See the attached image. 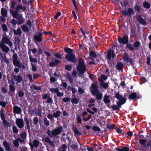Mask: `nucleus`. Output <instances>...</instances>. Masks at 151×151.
I'll return each instance as SVG.
<instances>
[{
  "mask_svg": "<svg viewBox=\"0 0 151 151\" xmlns=\"http://www.w3.org/2000/svg\"><path fill=\"white\" fill-rule=\"evenodd\" d=\"M63 129V127L60 126L57 128H55L52 130L50 129L47 130V133L48 137H47L45 138L44 141L45 142L48 143L52 146H54V142L52 141L50 137L58 139V135L62 132Z\"/></svg>",
  "mask_w": 151,
  "mask_h": 151,
  "instance_id": "obj_1",
  "label": "nucleus"
},
{
  "mask_svg": "<svg viewBox=\"0 0 151 151\" xmlns=\"http://www.w3.org/2000/svg\"><path fill=\"white\" fill-rule=\"evenodd\" d=\"M98 82L93 83L91 85V89H90L91 93L93 96L96 95V98L98 100H100L102 98V94L99 93V91L98 89Z\"/></svg>",
  "mask_w": 151,
  "mask_h": 151,
  "instance_id": "obj_2",
  "label": "nucleus"
},
{
  "mask_svg": "<svg viewBox=\"0 0 151 151\" xmlns=\"http://www.w3.org/2000/svg\"><path fill=\"white\" fill-rule=\"evenodd\" d=\"M76 69L79 74L82 75H83L86 70V65L81 58H79L78 64L77 66Z\"/></svg>",
  "mask_w": 151,
  "mask_h": 151,
  "instance_id": "obj_3",
  "label": "nucleus"
},
{
  "mask_svg": "<svg viewBox=\"0 0 151 151\" xmlns=\"http://www.w3.org/2000/svg\"><path fill=\"white\" fill-rule=\"evenodd\" d=\"M65 58L68 61L76 63V59L75 55L73 53L71 54H66Z\"/></svg>",
  "mask_w": 151,
  "mask_h": 151,
  "instance_id": "obj_4",
  "label": "nucleus"
},
{
  "mask_svg": "<svg viewBox=\"0 0 151 151\" xmlns=\"http://www.w3.org/2000/svg\"><path fill=\"white\" fill-rule=\"evenodd\" d=\"M121 13L124 16L131 17L132 14L134 13V11L133 8H129L127 10H123Z\"/></svg>",
  "mask_w": 151,
  "mask_h": 151,
  "instance_id": "obj_5",
  "label": "nucleus"
},
{
  "mask_svg": "<svg viewBox=\"0 0 151 151\" xmlns=\"http://www.w3.org/2000/svg\"><path fill=\"white\" fill-rule=\"evenodd\" d=\"M22 8V6L21 5H18L16 7V10L10 9V13L12 14V16H14L15 17L17 15H19L18 12Z\"/></svg>",
  "mask_w": 151,
  "mask_h": 151,
  "instance_id": "obj_6",
  "label": "nucleus"
},
{
  "mask_svg": "<svg viewBox=\"0 0 151 151\" xmlns=\"http://www.w3.org/2000/svg\"><path fill=\"white\" fill-rule=\"evenodd\" d=\"M13 63L14 66H16L18 68H20L21 67L19 60H18V57L17 53H14L13 56Z\"/></svg>",
  "mask_w": 151,
  "mask_h": 151,
  "instance_id": "obj_7",
  "label": "nucleus"
},
{
  "mask_svg": "<svg viewBox=\"0 0 151 151\" xmlns=\"http://www.w3.org/2000/svg\"><path fill=\"white\" fill-rule=\"evenodd\" d=\"M118 40L119 43L123 44H127L129 42V38L127 35H124L123 38L120 36L118 37Z\"/></svg>",
  "mask_w": 151,
  "mask_h": 151,
  "instance_id": "obj_8",
  "label": "nucleus"
},
{
  "mask_svg": "<svg viewBox=\"0 0 151 151\" xmlns=\"http://www.w3.org/2000/svg\"><path fill=\"white\" fill-rule=\"evenodd\" d=\"M1 42L2 44H7L10 47H12V43L7 37L3 36L2 40H1Z\"/></svg>",
  "mask_w": 151,
  "mask_h": 151,
  "instance_id": "obj_9",
  "label": "nucleus"
},
{
  "mask_svg": "<svg viewBox=\"0 0 151 151\" xmlns=\"http://www.w3.org/2000/svg\"><path fill=\"white\" fill-rule=\"evenodd\" d=\"M37 35H35L33 37V39L34 41H36L38 42L42 41V33L38 32Z\"/></svg>",
  "mask_w": 151,
  "mask_h": 151,
  "instance_id": "obj_10",
  "label": "nucleus"
},
{
  "mask_svg": "<svg viewBox=\"0 0 151 151\" xmlns=\"http://www.w3.org/2000/svg\"><path fill=\"white\" fill-rule=\"evenodd\" d=\"M140 97L139 95H137L136 92H132L129 95L128 98L130 100H134L135 99H139Z\"/></svg>",
  "mask_w": 151,
  "mask_h": 151,
  "instance_id": "obj_11",
  "label": "nucleus"
},
{
  "mask_svg": "<svg viewBox=\"0 0 151 151\" xmlns=\"http://www.w3.org/2000/svg\"><path fill=\"white\" fill-rule=\"evenodd\" d=\"M110 96L108 95L105 94L104 95L103 98V101L105 104L109 108L110 107V105L109 103L110 102Z\"/></svg>",
  "mask_w": 151,
  "mask_h": 151,
  "instance_id": "obj_12",
  "label": "nucleus"
},
{
  "mask_svg": "<svg viewBox=\"0 0 151 151\" xmlns=\"http://www.w3.org/2000/svg\"><path fill=\"white\" fill-rule=\"evenodd\" d=\"M12 17L14 18L17 19V24L19 25L23 24L24 22V20L22 14L17 15L15 17L14 16H12Z\"/></svg>",
  "mask_w": 151,
  "mask_h": 151,
  "instance_id": "obj_13",
  "label": "nucleus"
},
{
  "mask_svg": "<svg viewBox=\"0 0 151 151\" xmlns=\"http://www.w3.org/2000/svg\"><path fill=\"white\" fill-rule=\"evenodd\" d=\"M16 123L17 127L20 128H22L24 126V122L23 120L20 118L16 119Z\"/></svg>",
  "mask_w": 151,
  "mask_h": 151,
  "instance_id": "obj_14",
  "label": "nucleus"
},
{
  "mask_svg": "<svg viewBox=\"0 0 151 151\" xmlns=\"http://www.w3.org/2000/svg\"><path fill=\"white\" fill-rule=\"evenodd\" d=\"M115 56V55L113 50H109L107 51V58L109 60L111 59V58L114 59Z\"/></svg>",
  "mask_w": 151,
  "mask_h": 151,
  "instance_id": "obj_15",
  "label": "nucleus"
},
{
  "mask_svg": "<svg viewBox=\"0 0 151 151\" xmlns=\"http://www.w3.org/2000/svg\"><path fill=\"white\" fill-rule=\"evenodd\" d=\"M137 21L141 24L145 25L147 24L146 21L140 15H138L136 17Z\"/></svg>",
  "mask_w": 151,
  "mask_h": 151,
  "instance_id": "obj_16",
  "label": "nucleus"
},
{
  "mask_svg": "<svg viewBox=\"0 0 151 151\" xmlns=\"http://www.w3.org/2000/svg\"><path fill=\"white\" fill-rule=\"evenodd\" d=\"M13 77L17 81V84H18L22 80V77L20 75H13Z\"/></svg>",
  "mask_w": 151,
  "mask_h": 151,
  "instance_id": "obj_17",
  "label": "nucleus"
},
{
  "mask_svg": "<svg viewBox=\"0 0 151 151\" xmlns=\"http://www.w3.org/2000/svg\"><path fill=\"white\" fill-rule=\"evenodd\" d=\"M4 146L6 148V151H11V149L9 143L6 140L3 141V143Z\"/></svg>",
  "mask_w": 151,
  "mask_h": 151,
  "instance_id": "obj_18",
  "label": "nucleus"
},
{
  "mask_svg": "<svg viewBox=\"0 0 151 151\" xmlns=\"http://www.w3.org/2000/svg\"><path fill=\"white\" fill-rule=\"evenodd\" d=\"M0 47L1 48L2 50L4 52L8 53L9 51V48L5 44H2L0 46Z\"/></svg>",
  "mask_w": 151,
  "mask_h": 151,
  "instance_id": "obj_19",
  "label": "nucleus"
},
{
  "mask_svg": "<svg viewBox=\"0 0 151 151\" xmlns=\"http://www.w3.org/2000/svg\"><path fill=\"white\" fill-rule=\"evenodd\" d=\"M89 55L91 57V58L89 59L92 61L95 60L93 58H96L97 56L96 52L93 50H91L89 52Z\"/></svg>",
  "mask_w": 151,
  "mask_h": 151,
  "instance_id": "obj_20",
  "label": "nucleus"
},
{
  "mask_svg": "<svg viewBox=\"0 0 151 151\" xmlns=\"http://www.w3.org/2000/svg\"><path fill=\"white\" fill-rule=\"evenodd\" d=\"M13 110L14 112L15 113L18 114H20L22 111V110L21 108L17 106H14Z\"/></svg>",
  "mask_w": 151,
  "mask_h": 151,
  "instance_id": "obj_21",
  "label": "nucleus"
},
{
  "mask_svg": "<svg viewBox=\"0 0 151 151\" xmlns=\"http://www.w3.org/2000/svg\"><path fill=\"white\" fill-rule=\"evenodd\" d=\"M24 121L25 122L26 126L28 131L30 130V125L29 120L27 116H25L24 118Z\"/></svg>",
  "mask_w": 151,
  "mask_h": 151,
  "instance_id": "obj_22",
  "label": "nucleus"
},
{
  "mask_svg": "<svg viewBox=\"0 0 151 151\" xmlns=\"http://www.w3.org/2000/svg\"><path fill=\"white\" fill-rule=\"evenodd\" d=\"M123 63L121 62H117L116 66L117 69L119 70H123Z\"/></svg>",
  "mask_w": 151,
  "mask_h": 151,
  "instance_id": "obj_23",
  "label": "nucleus"
},
{
  "mask_svg": "<svg viewBox=\"0 0 151 151\" xmlns=\"http://www.w3.org/2000/svg\"><path fill=\"white\" fill-rule=\"evenodd\" d=\"M99 81L101 82L100 85L101 86L105 89H107L108 88L109 86L106 83H105L100 78H99Z\"/></svg>",
  "mask_w": 151,
  "mask_h": 151,
  "instance_id": "obj_24",
  "label": "nucleus"
},
{
  "mask_svg": "<svg viewBox=\"0 0 151 151\" xmlns=\"http://www.w3.org/2000/svg\"><path fill=\"white\" fill-rule=\"evenodd\" d=\"M115 150H117V151H129V149L128 147H124L121 149L118 147H116Z\"/></svg>",
  "mask_w": 151,
  "mask_h": 151,
  "instance_id": "obj_25",
  "label": "nucleus"
},
{
  "mask_svg": "<svg viewBox=\"0 0 151 151\" xmlns=\"http://www.w3.org/2000/svg\"><path fill=\"white\" fill-rule=\"evenodd\" d=\"M13 32L15 35H20L22 33V31L19 27L17 29V31L15 29H14L13 30Z\"/></svg>",
  "mask_w": 151,
  "mask_h": 151,
  "instance_id": "obj_26",
  "label": "nucleus"
},
{
  "mask_svg": "<svg viewBox=\"0 0 151 151\" xmlns=\"http://www.w3.org/2000/svg\"><path fill=\"white\" fill-rule=\"evenodd\" d=\"M64 50L67 54H71L73 53V50L68 47H65L64 49Z\"/></svg>",
  "mask_w": 151,
  "mask_h": 151,
  "instance_id": "obj_27",
  "label": "nucleus"
},
{
  "mask_svg": "<svg viewBox=\"0 0 151 151\" xmlns=\"http://www.w3.org/2000/svg\"><path fill=\"white\" fill-rule=\"evenodd\" d=\"M1 13L2 15L4 17H6L7 14V11L6 9L4 8H2L1 9Z\"/></svg>",
  "mask_w": 151,
  "mask_h": 151,
  "instance_id": "obj_28",
  "label": "nucleus"
},
{
  "mask_svg": "<svg viewBox=\"0 0 151 151\" xmlns=\"http://www.w3.org/2000/svg\"><path fill=\"white\" fill-rule=\"evenodd\" d=\"M22 29L24 32H27L29 31V28L26 24H23L22 26Z\"/></svg>",
  "mask_w": 151,
  "mask_h": 151,
  "instance_id": "obj_29",
  "label": "nucleus"
},
{
  "mask_svg": "<svg viewBox=\"0 0 151 151\" xmlns=\"http://www.w3.org/2000/svg\"><path fill=\"white\" fill-rule=\"evenodd\" d=\"M139 144L142 145H143L145 147L146 145V143L147 142V140L146 139H141L139 141Z\"/></svg>",
  "mask_w": 151,
  "mask_h": 151,
  "instance_id": "obj_30",
  "label": "nucleus"
},
{
  "mask_svg": "<svg viewBox=\"0 0 151 151\" xmlns=\"http://www.w3.org/2000/svg\"><path fill=\"white\" fill-rule=\"evenodd\" d=\"M143 7L146 9H148L150 7V5L149 3L147 1H145L143 4Z\"/></svg>",
  "mask_w": 151,
  "mask_h": 151,
  "instance_id": "obj_31",
  "label": "nucleus"
},
{
  "mask_svg": "<svg viewBox=\"0 0 151 151\" xmlns=\"http://www.w3.org/2000/svg\"><path fill=\"white\" fill-rule=\"evenodd\" d=\"M61 148L62 149V150H61L60 148H58V151H67L65 150L67 148V146L65 144H63L61 146Z\"/></svg>",
  "mask_w": 151,
  "mask_h": 151,
  "instance_id": "obj_32",
  "label": "nucleus"
},
{
  "mask_svg": "<svg viewBox=\"0 0 151 151\" xmlns=\"http://www.w3.org/2000/svg\"><path fill=\"white\" fill-rule=\"evenodd\" d=\"M61 113V112L60 111H57L53 113V117L55 118H58L60 116Z\"/></svg>",
  "mask_w": 151,
  "mask_h": 151,
  "instance_id": "obj_33",
  "label": "nucleus"
},
{
  "mask_svg": "<svg viewBox=\"0 0 151 151\" xmlns=\"http://www.w3.org/2000/svg\"><path fill=\"white\" fill-rule=\"evenodd\" d=\"M39 141L37 140L34 139L33 141V145L35 148L37 147L39 145Z\"/></svg>",
  "mask_w": 151,
  "mask_h": 151,
  "instance_id": "obj_34",
  "label": "nucleus"
},
{
  "mask_svg": "<svg viewBox=\"0 0 151 151\" xmlns=\"http://www.w3.org/2000/svg\"><path fill=\"white\" fill-rule=\"evenodd\" d=\"M73 130L75 134L78 135H80L82 134L79 131L76 127L74 128Z\"/></svg>",
  "mask_w": 151,
  "mask_h": 151,
  "instance_id": "obj_35",
  "label": "nucleus"
},
{
  "mask_svg": "<svg viewBox=\"0 0 151 151\" xmlns=\"http://www.w3.org/2000/svg\"><path fill=\"white\" fill-rule=\"evenodd\" d=\"M67 78L68 80L71 83L73 82V80L70 75V74L69 73H67L66 74Z\"/></svg>",
  "mask_w": 151,
  "mask_h": 151,
  "instance_id": "obj_36",
  "label": "nucleus"
},
{
  "mask_svg": "<svg viewBox=\"0 0 151 151\" xmlns=\"http://www.w3.org/2000/svg\"><path fill=\"white\" fill-rule=\"evenodd\" d=\"M71 101L73 104H77L79 102V100L76 98H74L71 99Z\"/></svg>",
  "mask_w": 151,
  "mask_h": 151,
  "instance_id": "obj_37",
  "label": "nucleus"
},
{
  "mask_svg": "<svg viewBox=\"0 0 151 151\" xmlns=\"http://www.w3.org/2000/svg\"><path fill=\"white\" fill-rule=\"evenodd\" d=\"M9 90L12 92H14L15 91L16 88L14 85L12 84L10 85L9 86Z\"/></svg>",
  "mask_w": 151,
  "mask_h": 151,
  "instance_id": "obj_38",
  "label": "nucleus"
},
{
  "mask_svg": "<svg viewBox=\"0 0 151 151\" xmlns=\"http://www.w3.org/2000/svg\"><path fill=\"white\" fill-rule=\"evenodd\" d=\"M91 129L93 131H95L100 132L101 131L100 128L98 126H93Z\"/></svg>",
  "mask_w": 151,
  "mask_h": 151,
  "instance_id": "obj_39",
  "label": "nucleus"
},
{
  "mask_svg": "<svg viewBox=\"0 0 151 151\" xmlns=\"http://www.w3.org/2000/svg\"><path fill=\"white\" fill-rule=\"evenodd\" d=\"M140 42L138 41H137L133 44V47L135 48L139 47L140 45Z\"/></svg>",
  "mask_w": 151,
  "mask_h": 151,
  "instance_id": "obj_40",
  "label": "nucleus"
},
{
  "mask_svg": "<svg viewBox=\"0 0 151 151\" xmlns=\"http://www.w3.org/2000/svg\"><path fill=\"white\" fill-rule=\"evenodd\" d=\"M11 4L10 6V8H11L13 9L15 8V6L16 4V2L15 1H13L10 2Z\"/></svg>",
  "mask_w": 151,
  "mask_h": 151,
  "instance_id": "obj_41",
  "label": "nucleus"
},
{
  "mask_svg": "<svg viewBox=\"0 0 151 151\" xmlns=\"http://www.w3.org/2000/svg\"><path fill=\"white\" fill-rule=\"evenodd\" d=\"M72 68L71 65H66L65 66V69L66 70L70 71L71 70Z\"/></svg>",
  "mask_w": 151,
  "mask_h": 151,
  "instance_id": "obj_42",
  "label": "nucleus"
},
{
  "mask_svg": "<svg viewBox=\"0 0 151 151\" xmlns=\"http://www.w3.org/2000/svg\"><path fill=\"white\" fill-rule=\"evenodd\" d=\"M131 32L134 35L136 33V29L135 27H133L132 26H131L130 28Z\"/></svg>",
  "mask_w": 151,
  "mask_h": 151,
  "instance_id": "obj_43",
  "label": "nucleus"
},
{
  "mask_svg": "<svg viewBox=\"0 0 151 151\" xmlns=\"http://www.w3.org/2000/svg\"><path fill=\"white\" fill-rule=\"evenodd\" d=\"M115 97L118 99L120 100L123 97L118 93H116L115 94Z\"/></svg>",
  "mask_w": 151,
  "mask_h": 151,
  "instance_id": "obj_44",
  "label": "nucleus"
},
{
  "mask_svg": "<svg viewBox=\"0 0 151 151\" xmlns=\"http://www.w3.org/2000/svg\"><path fill=\"white\" fill-rule=\"evenodd\" d=\"M29 58L30 61L31 62L37 63V59L35 58H33L32 56H30L29 57Z\"/></svg>",
  "mask_w": 151,
  "mask_h": 151,
  "instance_id": "obj_45",
  "label": "nucleus"
},
{
  "mask_svg": "<svg viewBox=\"0 0 151 151\" xmlns=\"http://www.w3.org/2000/svg\"><path fill=\"white\" fill-rule=\"evenodd\" d=\"M3 31L4 32H7L8 31V28L7 26L4 24H2L1 25Z\"/></svg>",
  "mask_w": 151,
  "mask_h": 151,
  "instance_id": "obj_46",
  "label": "nucleus"
},
{
  "mask_svg": "<svg viewBox=\"0 0 151 151\" xmlns=\"http://www.w3.org/2000/svg\"><path fill=\"white\" fill-rule=\"evenodd\" d=\"M12 130L14 133L17 134L18 133V129L15 126H13Z\"/></svg>",
  "mask_w": 151,
  "mask_h": 151,
  "instance_id": "obj_47",
  "label": "nucleus"
},
{
  "mask_svg": "<svg viewBox=\"0 0 151 151\" xmlns=\"http://www.w3.org/2000/svg\"><path fill=\"white\" fill-rule=\"evenodd\" d=\"M18 139H15L13 142V144L16 147H18L19 146V144L18 141Z\"/></svg>",
  "mask_w": 151,
  "mask_h": 151,
  "instance_id": "obj_48",
  "label": "nucleus"
},
{
  "mask_svg": "<svg viewBox=\"0 0 151 151\" xmlns=\"http://www.w3.org/2000/svg\"><path fill=\"white\" fill-rule=\"evenodd\" d=\"M126 47L130 50H131L132 51H133L134 50V49L132 47V45L131 44H127L126 45Z\"/></svg>",
  "mask_w": 151,
  "mask_h": 151,
  "instance_id": "obj_49",
  "label": "nucleus"
},
{
  "mask_svg": "<svg viewBox=\"0 0 151 151\" xmlns=\"http://www.w3.org/2000/svg\"><path fill=\"white\" fill-rule=\"evenodd\" d=\"M134 9L135 11L137 12H140V8L139 6L136 5L134 6Z\"/></svg>",
  "mask_w": 151,
  "mask_h": 151,
  "instance_id": "obj_50",
  "label": "nucleus"
},
{
  "mask_svg": "<svg viewBox=\"0 0 151 151\" xmlns=\"http://www.w3.org/2000/svg\"><path fill=\"white\" fill-rule=\"evenodd\" d=\"M129 58L128 54L125 53L124 54L123 58V59L124 60H125L127 59H128V58Z\"/></svg>",
  "mask_w": 151,
  "mask_h": 151,
  "instance_id": "obj_51",
  "label": "nucleus"
},
{
  "mask_svg": "<svg viewBox=\"0 0 151 151\" xmlns=\"http://www.w3.org/2000/svg\"><path fill=\"white\" fill-rule=\"evenodd\" d=\"M44 123L46 126H48L50 124L49 121L46 118L44 119Z\"/></svg>",
  "mask_w": 151,
  "mask_h": 151,
  "instance_id": "obj_52",
  "label": "nucleus"
},
{
  "mask_svg": "<svg viewBox=\"0 0 151 151\" xmlns=\"http://www.w3.org/2000/svg\"><path fill=\"white\" fill-rule=\"evenodd\" d=\"M3 121V123L5 126H6L7 127H9L10 126V124L9 123L7 122L6 120H4Z\"/></svg>",
  "mask_w": 151,
  "mask_h": 151,
  "instance_id": "obj_53",
  "label": "nucleus"
},
{
  "mask_svg": "<svg viewBox=\"0 0 151 151\" xmlns=\"http://www.w3.org/2000/svg\"><path fill=\"white\" fill-rule=\"evenodd\" d=\"M76 120L77 122L81 124L82 123L81 118V116H79L77 115Z\"/></svg>",
  "mask_w": 151,
  "mask_h": 151,
  "instance_id": "obj_54",
  "label": "nucleus"
},
{
  "mask_svg": "<svg viewBox=\"0 0 151 151\" xmlns=\"http://www.w3.org/2000/svg\"><path fill=\"white\" fill-rule=\"evenodd\" d=\"M24 93L22 91L19 90L18 92V96L19 97H21L24 96Z\"/></svg>",
  "mask_w": 151,
  "mask_h": 151,
  "instance_id": "obj_55",
  "label": "nucleus"
},
{
  "mask_svg": "<svg viewBox=\"0 0 151 151\" xmlns=\"http://www.w3.org/2000/svg\"><path fill=\"white\" fill-rule=\"evenodd\" d=\"M27 136L26 132H24L21 133L20 134V136L21 138L23 139H25Z\"/></svg>",
  "mask_w": 151,
  "mask_h": 151,
  "instance_id": "obj_56",
  "label": "nucleus"
},
{
  "mask_svg": "<svg viewBox=\"0 0 151 151\" xmlns=\"http://www.w3.org/2000/svg\"><path fill=\"white\" fill-rule=\"evenodd\" d=\"M110 107L114 110H118L119 109L118 107L117 106H116V105H112Z\"/></svg>",
  "mask_w": 151,
  "mask_h": 151,
  "instance_id": "obj_57",
  "label": "nucleus"
},
{
  "mask_svg": "<svg viewBox=\"0 0 151 151\" xmlns=\"http://www.w3.org/2000/svg\"><path fill=\"white\" fill-rule=\"evenodd\" d=\"M33 124L34 125H36L38 123V118L37 117H35L33 118Z\"/></svg>",
  "mask_w": 151,
  "mask_h": 151,
  "instance_id": "obj_58",
  "label": "nucleus"
},
{
  "mask_svg": "<svg viewBox=\"0 0 151 151\" xmlns=\"http://www.w3.org/2000/svg\"><path fill=\"white\" fill-rule=\"evenodd\" d=\"M92 115L91 114H90L88 115V116L87 117L84 118L83 119V120L84 121H88L91 118Z\"/></svg>",
  "mask_w": 151,
  "mask_h": 151,
  "instance_id": "obj_59",
  "label": "nucleus"
},
{
  "mask_svg": "<svg viewBox=\"0 0 151 151\" xmlns=\"http://www.w3.org/2000/svg\"><path fill=\"white\" fill-rule=\"evenodd\" d=\"M31 66L32 67V70L34 72H36L37 70L36 66L32 63H31Z\"/></svg>",
  "mask_w": 151,
  "mask_h": 151,
  "instance_id": "obj_60",
  "label": "nucleus"
},
{
  "mask_svg": "<svg viewBox=\"0 0 151 151\" xmlns=\"http://www.w3.org/2000/svg\"><path fill=\"white\" fill-rule=\"evenodd\" d=\"M71 98L70 97H65L62 99V100L64 102H67L70 100Z\"/></svg>",
  "mask_w": 151,
  "mask_h": 151,
  "instance_id": "obj_61",
  "label": "nucleus"
},
{
  "mask_svg": "<svg viewBox=\"0 0 151 151\" xmlns=\"http://www.w3.org/2000/svg\"><path fill=\"white\" fill-rule=\"evenodd\" d=\"M11 24L15 26L17 23V22L14 19H13L11 21Z\"/></svg>",
  "mask_w": 151,
  "mask_h": 151,
  "instance_id": "obj_62",
  "label": "nucleus"
},
{
  "mask_svg": "<svg viewBox=\"0 0 151 151\" xmlns=\"http://www.w3.org/2000/svg\"><path fill=\"white\" fill-rule=\"evenodd\" d=\"M59 90L58 88H51L50 89V91L52 92H54L56 94L58 91Z\"/></svg>",
  "mask_w": 151,
  "mask_h": 151,
  "instance_id": "obj_63",
  "label": "nucleus"
},
{
  "mask_svg": "<svg viewBox=\"0 0 151 151\" xmlns=\"http://www.w3.org/2000/svg\"><path fill=\"white\" fill-rule=\"evenodd\" d=\"M54 55L55 57L59 59H62V56H61V54L60 53H56L54 54Z\"/></svg>",
  "mask_w": 151,
  "mask_h": 151,
  "instance_id": "obj_64",
  "label": "nucleus"
}]
</instances>
